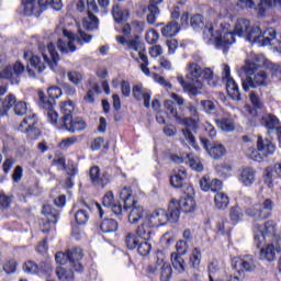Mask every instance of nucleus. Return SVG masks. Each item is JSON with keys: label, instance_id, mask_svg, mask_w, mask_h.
I'll use <instances>...</instances> for the list:
<instances>
[{"label": "nucleus", "instance_id": "obj_41", "mask_svg": "<svg viewBox=\"0 0 281 281\" xmlns=\"http://www.w3.org/2000/svg\"><path fill=\"white\" fill-rule=\"evenodd\" d=\"M47 95H45V100L44 102H50L52 103V109H54V106H56V100H58V98H60V95H63V89H60V87L58 86H50L47 89Z\"/></svg>", "mask_w": 281, "mask_h": 281}, {"label": "nucleus", "instance_id": "obj_51", "mask_svg": "<svg viewBox=\"0 0 281 281\" xmlns=\"http://www.w3.org/2000/svg\"><path fill=\"white\" fill-rule=\"evenodd\" d=\"M161 262H164V260L159 261L158 259L155 263H149L145 268V274L147 276V278H150V280H155V278L159 276V269L161 267Z\"/></svg>", "mask_w": 281, "mask_h": 281}, {"label": "nucleus", "instance_id": "obj_1", "mask_svg": "<svg viewBox=\"0 0 281 281\" xmlns=\"http://www.w3.org/2000/svg\"><path fill=\"white\" fill-rule=\"evenodd\" d=\"M240 69L246 75V78L241 80V88L245 93H249L250 89L268 87L269 74L271 76L280 74V65L273 64L261 55H257L252 59H246Z\"/></svg>", "mask_w": 281, "mask_h": 281}, {"label": "nucleus", "instance_id": "obj_63", "mask_svg": "<svg viewBox=\"0 0 281 281\" xmlns=\"http://www.w3.org/2000/svg\"><path fill=\"white\" fill-rule=\"evenodd\" d=\"M67 76H68L69 82H71L76 87H78V85H80L82 82V79H83L82 74H80L76 70L68 71Z\"/></svg>", "mask_w": 281, "mask_h": 281}, {"label": "nucleus", "instance_id": "obj_19", "mask_svg": "<svg viewBox=\"0 0 281 281\" xmlns=\"http://www.w3.org/2000/svg\"><path fill=\"white\" fill-rule=\"evenodd\" d=\"M170 203H173V209L178 211V221L181 216V212L184 214H192V212L196 210V201H194V194L184 193V196H181L179 201L171 199Z\"/></svg>", "mask_w": 281, "mask_h": 281}, {"label": "nucleus", "instance_id": "obj_18", "mask_svg": "<svg viewBox=\"0 0 281 281\" xmlns=\"http://www.w3.org/2000/svg\"><path fill=\"white\" fill-rule=\"evenodd\" d=\"M170 159L171 161H173V164H186V166H189V168H191V170H193L194 172H203V170H205L201 158L194 153L186 154V156L172 154L170 156Z\"/></svg>", "mask_w": 281, "mask_h": 281}, {"label": "nucleus", "instance_id": "obj_50", "mask_svg": "<svg viewBox=\"0 0 281 281\" xmlns=\"http://www.w3.org/2000/svg\"><path fill=\"white\" fill-rule=\"evenodd\" d=\"M22 269L24 273H27L29 276H38V273H41V266H38L34 260L25 261Z\"/></svg>", "mask_w": 281, "mask_h": 281}, {"label": "nucleus", "instance_id": "obj_14", "mask_svg": "<svg viewBox=\"0 0 281 281\" xmlns=\"http://www.w3.org/2000/svg\"><path fill=\"white\" fill-rule=\"evenodd\" d=\"M150 218H154L158 225H168V223H177L179 221V211L175 209V202L169 201L168 210L156 209L150 214Z\"/></svg>", "mask_w": 281, "mask_h": 281}, {"label": "nucleus", "instance_id": "obj_48", "mask_svg": "<svg viewBox=\"0 0 281 281\" xmlns=\"http://www.w3.org/2000/svg\"><path fill=\"white\" fill-rule=\"evenodd\" d=\"M218 128L222 131H225V133H232V131H235L236 125L234 123V120L231 117H222L215 121Z\"/></svg>", "mask_w": 281, "mask_h": 281}, {"label": "nucleus", "instance_id": "obj_47", "mask_svg": "<svg viewBox=\"0 0 281 281\" xmlns=\"http://www.w3.org/2000/svg\"><path fill=\"white\" fill-rule=\"evenodd\" d=\"M228 216L233 225H238V223L243 221L245 213H243V209L240 206L235 205L231 207Z\"/></svg>", "mask_w": 281, "mask_h": 281}, {"label": "nucleus", "instance_id": "obj_49", "mask_svg": "<svg viewBox=\"0 0 281 281\" xmlns=\"http://www.w3.org/2000/svg\"><path fill=\"white\" fill-rule=\"evenodd\" d=\"M261 124L268 131H273L277 124H280V120L274 114H267L261 117Z\"/></svg>", "mask_w": 281, "mask_h": 281}, {"label": "nucleus", "instance_id": "obj_59", "mask_svg": "<svg viewBox=\"0 0 281 281\" xmlns=\"http://www.w3.org/2000/svg\"><path fill=\"white\" fill-rule=\"evenodd\" d=\"M180 111H182V113L184 111H188L189 113V117H192V120H194V117H199V104L198 103H193V102H187L184 104V109L180 108Z\"/></svg>", "mask_w": 281, "mask_h": 281}, {"label": "nucleus", "instance_id": "obj_37", "mask_svg": "<svg viewBox=\"0 0 281 281\" xmlns=\"http://www.w3.org/2000/svg\"><path fill=\"white\" fill-rule=\"evenodd\" d=\"M257 148L260 153H263L265 157H269L276 153V146L269 139H262L261 136L257 138Z\"/></svg>", "mask_w": 281, "mask_h": 281}, {"label": "nucleus", "instance_id": "obj_64", "mask_svg": "<svg viewBox=\"0 0 281 281\" xmlns=\"http://www.w3.org/2000/svg\"><path fill=\"white\" fill-rule=\"evenodd\" d=\"M64 170L67 172L68 177H76L78 175V165L74 160H68Z\"/></svg>", "mask_w": 281, "mask_h": 281}, {"label": "nucleus", "instance_id": "obj_8", "mask_svg": "<svg viewBox=\"0 0 281 281\" xmlns=\"http://www.w3.org/2000/svg\"><path fill=\"white\" fill-rule=\"evenodd\" d=\"M252 232H254V245L257 247V249H260L265 243H267L268 238H276V235L278 234V223L273 220H268L262 225L258 223H254L252 225Z\"/></svg>", "mask_w": 281, "mask_h": 281}, {"label": "nucleus", "instance_id": "obj_15", "mask_svg": "<svg viewBox=\"0 0 281 281\" xmlns=\"http://www.w3.org/2000/svg\"><path fill=\"white\" fill-rule=\"evenodd\" d=\"M23 74H25V65L21 60H16L0 71V80H7L10 85H20Z\"/></svg>", "mask_w": 281, "mask_h": 281}, {"label": "nucleus", "instance_id": "obj_10", "mask_svg": "<svg viewBox=\"0 0 281 281\" xmlns=\"http://www.w3.org/2000/svg\"><path fill=\"white\" fill-rule=\"evenodd\" d=\"M237 36H245L249 43L262 44V30L260 26H251V22L247 19L238 20L235 24Z\"/></svg>", "mask_w": 281, "mask_h": 281}, {"label": "nucleus", "instance_id": "obj_6", "mask_svg": "<svg viewBox=\"0 0 281 281\" xmlns=\"http://www.w3.org/2000/svg\"><path fill=\"white\" fill-rule=\"evenodd\" d=\"M120 201L123 203V210H131L128 214V223L135 225L144 218L146 211L144 206L137 205V200L133 195V189L131 187H124L120 192Z\"/></svg>", "mask_w": 281, "mask_h": 281}, {"label": "nucleus", "instance_id": "obj_22", "mask_svg": "<svg viewBox=\"0 0 281 281\" xmlns=\"http://www.w3.org/2000/svg\"><path fill=\"white\" fill-rule=\"evenodd\" d=\"M232 269L238 273V276H245V273H254L256 271V263L254 259L245 260L241 257H233L231 259Z\"/></svg>", "mask_w": 281, "mask_h": 281}, {"label": "nucleus", "instance_id": "obj_20", "mask_svg": "<svg viewBox=\"0 0 281 281\" xmlns=\"http://www.w3.org/2000/svg\"><path fill=\"white\" fill-rule=\"evenodd\" d=\"M245 8L256 10L258 16H265L267 14V8H281V0H246Z\"/></svg>", "mask_w": 281, "mask_h": 281}, {"label": "nucleus", "instance_id": "obj_27", "mask_svg": "<svg viewBox=\"0 0 281 281\" xmlns=\"http://www.w3.org/2000/svg\"><path fill=\"white\" fill-rule=\"evenodd\" d=\"M42 213L46 216L47 221L43 224L41 232L42 234H49L52 227L49 225L58 223L59 214L58 211L50 205H44Z\"/></svg>", "mask_w": 281, "mask_h": 281}, {"label": "nucleus", "instance_id": "obj_33", "mask_svg": "<svg viewBox=\"0 0 281 281\" xmlns=\"http://www.w3.org/2000/svg\"><path fill=\"white\" fill-rule=\"evenodd\" d=\"M154 227L155 224H153V221L147 218L136 228V236L143 240H149L150 236H153Z\"/></svg>", "mask_w": 281, "mask_h": 281}, {"label": "nucleus", "instance_id": "obj_42", "mask_svg": "<svg viewBox=\"0 0 281 281\" xmlns=\"http://www.w3.org/2000/svg\"><path fill=\"white\" fill-rule=\"evenodd\" d=\"M214 205L216 210H227V207H229V195L218 191L214 196Z\"/></svg>", "mask_w": 281, "mask_h": 281}, {"label": "nucleus", "instance_id": "obj_34", "mask_svg": "<svg viewBox=\"0 0 281 281\" xmlns=\"http://www.w3.org/2000/svg\"><path fill=\"white\" fill-rule=\"evenodd\" d=\"M201 260H203L201 248L194 247L189 254L188 266L190 269L199 271L201 269Z\"/></svg>", "mask_w": 281, "mask_h": 281}, {"label": "nucleus", "instance_id": "obj_54", "mask_svg": "<svg viewBox=\"0 0 281 281\" xmlns=\"http://www.w3.org/2000/svg\"><path fill=\"white\" fill-rule=\"evenodd\" d=\"M14 201V195L5 194V191H0V211L5 212L9 207H11L12 202Z\"/></svg>", "mask_w": 281, "mask_h": 281}, {"label": "nucleus", "instance_id": "obj_53", "mask_svg": "<svg viewBox=\"0 0 281 281\" xmlns=\"http://www.w3.org/2000/svg\"><path fill=\"white\" fill-rule=\"evenodd\" d=\"M277 35L278 33L273 27H269L266 31L261 32V45H263V47L267 45H271V41H276Z\"/></svg>", "mask_w": 281, "mask_h": 281}, {"label": "nucleus", "instance_id": "obj_38", "mask_svg": "<svg viewBox=\"0 0 281 281\" xmlns=\"http://www.w3.org/2000/svg\"><path fill=\"white\" fill-rule=\"evenodd\" d=\"M180 31L181 26L176 21H170L160 30L161 36L165 38H175Z\"/></svg>", "mask_w": 281, "mask_h": 281}, {"label": "nucleus", "instance_id": "obj_52", "mask_svg": "<svg viewBox=\"0 0 281 281\" xmlns=\"http://www.w3.org/2000/svg\"><path fill=\"white\" fill-rule=\"evenodd\" d=\"M99 23L100 20H98V16H95L93 13H89L88 18H85L82 21L85 30L89 31L98 30Z\"/></svg>", "mask_w": 281, "mask_h": 281}, {"label": "nucleus", "instance_id": "obj_32", "mask_svg": "<svg viewBox=\"0 0 281 281\" xmlns=\"http://www.w3.org/2000/svg\"><path fill=\"white\" fill-rule=\"evenodd\" d=\"M161 3H164V0H149V4L147 5L148 14L146 16L148 25H155L157 23V18L161 12L158 5Z\"/></svg>", "mask_w": 281, "mask_h": 281}, {"label": "nucleus", "instance_id": "obj_35", "mask_svg": "<svg viewBox=\"0 0 281 281\" xmlns=\"http://www.w3.org/2000/svg\"><path fill=\"white\" fill-rule=\"evenodd\" d=\"M112 16L116 23H126L131 19V11L128 9H122L120 4L112 7Z\"/></svg>", "mask_w": 281, "mask_h": 281}, {"label": "nucleus", "instance_id": "obj_21", "mask_svg": "<svg viewBox=\"0 0 281 281\" xmlns=\"http://www.w3.org/2000/svg\"><path fill=\"white\" fill-rule=\"evenodd\" d=\"M200 142L204 150H206L207 155H210L212 159H223V157L227 155V149L225 148V145L218 142H210V139L205 137H200Z\"/></svg>", "mask_w": 281, "mask_h": 281}, {"label": "nucleus", "instance_id": "obj_62", "mask_svg": "<svg viewBox=\"0 0 281 281\" xmlns=\"http://www.w3.org/2000/svg\"><path fill=\"white\" fill-rule=\"evenodd\" d=\"M19 267V262H16L15 259H9L4 265H3V271L8 273V276L12 273H16V269Z\"/></svg>", "mask_w": 281, "mask_h": 281}, {"label": "nucleus", "instance_id": "obj_5", "mask_svg": "<svg viewBox=\"0 0 281 281\" xmlns=\"http://www.w3.org/2000/svg\"><path fill=\"white\" fill-rule=\"evenodd\" d=\"M117 43L123 46L125 52H137L139 60L142 64L139 65L140 71L145 74V76H150V69L148 65V55H146V44L139 40V35H136L135 38L126 40L125 36L119 35L116 36Z\"/></svg>", "mask_w": 281, "mask_h": 281}, {"label": "nucleus", "instance_id": "obj_9", "mask_svg": "<svg viewBox=\"0 0 281 281\" xmlns=\"http://www.w3.org/2000/svg\"><path fill=\"white\" fill-rule=\"evenodd\" d=\"M36 1L41 10H63V0H22L24 16H41V11H36Z\"/></svg>", "mask_w": 281, "mask_h": 281}, {"label": "nucleus", "instance_id": "obj_25", "mask_svg": "<svg viewBox=\"0 0 281 281\" xmlns=\"http://www.w3.org/2000/svg\"><path fill=\"white\" fill-rule=\"evenodd\" d=\"M200 188L203 192H213L216 194L223 190V182L218 178H210V175H204L200 179Z\"/></svg>", "mask_w": 281, "mask_h": 281}, {"label": "nucleus", "instance_id": "obj_30", "mask_svg": "<svg viewBox=\"0 0 281 281\" xmlns=\"http://www.w3.org/2000/svg\"><path fill=\"white\" fill-rule=\"evenodd\" d=\"M102 206L112 209L115 216H122V210L124 204L115 202V194L113 191H108L102 198Z\"/></svg>", "mask_w": 281, "mask_h": 281}, {"label": "nucleus", "instance_id": "obj_58", "mask_svg": "<svg viewBox=\"0 0 281 281\" xmlns=\"http://www.w3.org/2000/svg\"><path fill=\"white\" fill-rule=\"evenodd\" d=\"M125 245L130 250L137 249V246L139 245V236L134 233H128L125 236Z\"/></svg>", "mask_w": 281, "mask_h": 281}, {"label": "nucleus", "instance_id": "obj_26", "mask_svg": "<svg viewBox=\"0 0 281 281\" xmlns=\"http://www.w3.org/2000/svg\"><path fill=\"white\" fill-rule=\"evenodd\" d=\"M68 258L70 266L77 273H83L85 266L80 263V260L85 258V251L80 247H74L68 249Z\"/></svg>", "mask_w": 281, "mask_h": 281}, {"label": "nucleus", "instance_id": "obj_60", "mask_svg": "<svg viewBox=\"0 0 281 281\" xmlns=\"http://www.w3.org/2000/svg\"><path fill=\"white\" fill-rule=\"evenodd\" d=\"M137 254L139 256H148L150 251L153 250V245L148 243V240L145 241H138V246H136Z\"/></svg>", "mask_w": 281, "mask_h": 281}, {"label": "nucleus", "instance_id": "obj_23", "mask_svg": "<svg viewBox=\"0 0 281 281\" xmlns=\"http://www.w3.org/2000/svg\"><path fill=\"white\" fill-rule=\"evenodd\" d=\"M89 177L92 186L95 188H106L109 183H111V178L109 177L108 172H103L101 175L100 167L93 166L90 168Z\"/></svg>", "mask_w": 281, "mask_h": 281}, {"label": "nucleus", "instance_id": "obj_57", "mask_svg": "<svg viewBox=\"0 0 281 281\" xmlns=\"http://www.w3.org/2000/svg\"><path fill=\"white\" fill-rule=\"evenodd\" d=\"M56 276L58 280L60 281H74L75 276H74V270H67L63 267H59L56 269Z\"/></svg>", "mask_w": 281, "mask_h": 281}, {"label": "nucleus", "instance_id": "obj_61", "mask_svg": "<svg viewBox=\"0 0 281 281\" xmlns=\"http://www.w3.org/2000/svg\"><path fill=\"white\" fill-rule=\"evenodd\" d=\"M145 41L148 45H157V43H159V32L155 29H150L145 35Z\"/></svg>", "mask_w": 281, "mask_h": 281}, {"label": "nucleus", "instance_id": "obj_40", "mask_svg": "<svg viewBox=\"0 0 281 281\" xmlns=\"http://www.w3.org/2000/svg\"><path fill=\"white\" fill-rule=\"evenodd\" d=\"M188 69H189V74L187 75V79L188 80H192V82H199V78H201L202 74H203V68H201V65L196 64V63H190L188 65Z\"/></svg>", "mask_w": 281, "mask_h": 281}, {"label": "nucleus", "instance_id": "obj_3", "mask_svg": "<svg viewBox=\"0 0 281 281\" xmlns=\"http://www.w3.org/2000/svg\"><path fill=\"white\" fill-rule=\"evenodd\" d=\"M166 115L175 120L177 124L181 126H186L182 128V135L184 139L188 142L192 148L199 150V145L196 144V137H194V133L199 131V121L192 117H183L179 114L177 110V104L172 100H165L164 102Z\"/></svg>", "mask_w": 281, "mask_h": 281}, {"label": "nucleus", "instance_id": "obj_55", "mask_svg": "<svg viewBox=\"0 0 281 281\" xmlns=\"http://www.w3.org/2000/svg\"><path fill=\"white\" fill-rule=\"evenodd\" d=\"M273 173L276 175V165L266 167L263 170V183L267 188H273Z\"/></svg>", "mask_w": 281, "mask_h": 281}, {"label": "nucleus", "instance_id": "obj_24", "mask_svg": "<svg viewBox=\"0 0 281 281\" xmlns=\"http://www.w3.org/2000/svg\"><path fill=\"white\" fill-rule=\"evenodd\" d=\"M79 203L81 207L78 205L72 206V212H75V223H77V225H87L90 218L91 206L87 204L85 200H81Z\"/></svg>", "mask_w": 281, "mask_h": 281}, {"label": "nucleus", "instance_id": "obj_28", "mask_svg": "<svg viewBox=\"0 0 281 281\" xmlns=\"http://www.w3.org/2000/svg\"><path fill=\"white\" fill-rule=\"evenodd\" d=\"M256 168L251 166H244L239 169L238 181L244 188H251L256 183Z\"/></svg>", "mask_w": 281, "mask_h": 281}, {"label": "nucleus", "instance_id": "obj_12", "mask_svg": "<svg viewBox=\"0 0 281 281\" xmlns=\"http://www.w3.org/2000/svg\"><path fill=\"white\" fill-rule=\"evenodd\" d=\"M273 200L266 199L262 203H255L245 210L246 216L255 221H267L273 214Z\"/></svg>", "mask_w": 281, "mask_h": 281}, {"label": "nucleus", "instance_id": "obj_45", "mask_svg": "<svg viewBox=\"0 0 281 281\" xmlns=\"http://www.w3.org/2000/svg\"><path fill=\"white\" fill-rule=\"evenodd\" d=\"M182 256L183 255H179L177 252L171 254V265L179 273H183V271H186V260Z\"/></svg>", "mask_w": 281, "mask_h": 281}, {"label": "nucleus", "instance_id": "obj_31", "mask_svg": "<svg viewBox=\"0 0 281 281\" xmlns=\"http://www.w3.org/2000/svg\"><path fill=\"white\" fill-rule=\"evenodd\" d=\"M132 95L134 100H137V102H140V100H144L145 109H150V98L153 97V93L150 91H146L144 89V86L134 85L132 87Z\"/></svg>", "mask_w": 281, "mask_h": 281}, {"label": "nucleus", "instance_id": "obj_11", "mask_svg": "<svg viewBox=\"0 0 281 281\" xmlns=\"http://www.w3.org/2000/svg\"><path fill=\"white\" fill-rule=\"evenodd\" d=\"M18 131L26 135L29 142H36L43 135L38 127V115L36 113L26 115L19 124Z\"/></svg>", "mask_w": 281, "mask_h": 281}, {"label": "nucleus", "instance_id": "obj_56", "mask_svg": "<svg viewBox=\"0 0 281 281\" xmlns=\"http://www.w3.org/2000/svg\"><path fill=\"white\" fill-rule=\"evenodd\" d=\"M160 281H170L172 278V266L168 262H161L160 268Z\"/></svg>", "mask_w": 281, "mask_h": 281}, {"label": "nucleus", "instance_id": "obj_36", "mask_svg": "<svg viewBox=\"0 0 281 281\" xmlns=\"http://www.w3.org/2000/svg\"><path fill=\"white\" fill-rule=\"evenodd\" d=\"M249 100L252 108H250L249 113L250 115H258V111H262L265 109V101L260 98V94L256 91H251L249 93Z\"/></svg>", "mask_w": 281, "mask_h": 281}, {"label": "nucleus", "instance_id": "obj_44", "mask_svg": "<svg viewBox=\"0 0 281 281\" xmlns=\"http://www.w3.org/2000/svg\"><path fill=\"white\" fill-rule=\"evenodd\" d=\"M179 85L182 87V89L189 93V95H193L196 97L199 95V93H201V91H199V88L196 86H194V83L192 82H186V79L183 78V76H180L177 78Z\"/></svg>", "mask_w": 281, "mask_h": 281}, {"label": "nucleus", "instance_id": "obj_39", "mask_svg": "<svg viewBox=\"0 0 281 281\" xmlns=\"http://www.w3.org/2000/svg\"><path fill=\"white\" fill-rule=\"evenodd\" d=\"M120 228V224L113 218H103L100 223V229L103 234H113Z\"/></svg>", "mask_w": 281, "mask_h": 281}, {"label": "nucleus", "instance_id": "obj_17", "mask_svg": "<svg viewBox=\"0 0 281 281\" xmlns=\"http://www.w3.org/2000/svg\"><path fill=\"white\" fill-rule=\"evenodd\" d=\"M188 179V171L186 169H178L169 178L170 186L176 190H181L183 194H194V187L184 183Z\"/></svg>", "mask_w": 281, "mask_h": 281}, {"label": "nucleus", "instance_id": "obj_43", "mask_svg": "<svg viewBox=\"0 0 281 281\" xmlns=\"http://www.w3.org/2000/svg\"><path fill=\"white\" fill-rule=\"evenodd\" d=\"M259 256L260 260L273 262V260H276V246H273V244H268L265 248L260 249Z\"/></svg>", "mask_w": 281, "mask_h": 281}, {"label": "nucleus", "instance_id": "obj_2", "mask_svg": "<svg viewBox=\"0 0 281 281\" xmlns=\"http://www.w3.org/2000/svg\"><path fill=\"white\" fill-rule=\"evenodd\" d=\"M38 95V104L41 109L44 111V115H46L47 121L53 126H60L61 124L65 125L66 122H69L71 117H74V111H76V104H74V101L68 100L59 103L60 109V115H58V112L54 108H52V102L45 101V92L43 90H40L37 92Z\"/></svg>", "mask_w": 281, "mask_h": 281}, {"label": "nucleus", "instance_id": "obj_13", "mask_svg": "<svg viewBox=\"0 0 281 281\" xmlns=\"http://www.w3.org/2000/svg\"><path fill=\"white\" fill-rule=\"evenodd\" d=\"M207 32L211 35V40L213 38L217 49H224V52H227L231 45L236 43V36H238L236 29H234L233 32L223 33L221 31H214V27H210Z\"/></svg>", "mask_w": 281, "mask_h": 281}, {"label": "nucleus", "instance_id": "obj_7", "mask_svg": "<svg viewBox=\"0 0 281 281\" xmlns=\"http://www.w3.org/2000/svg\"><path fill=\"white\" fill-rule=\"evenodd\" d=\"M8 93V87H0V113L4 115L13 109L15 115L23 117V115H27V103L25 101H18L16 95L13 93H9L4 99L3 95Z\"/></svg>", "mask_w": 281, "mask_h": 281}, {"label": "nucleus", "instance_id": "obj_29", "mask_svg": "<svg viewBox=\"0 0 281 281\" xmlns=\"http://www.w3.org/2000/svg\"><path fill=\"white\" fill-rule=\"evenodd\" d=\"M57 128H65V131H68V133H78L87 128V121H85V119L81 116H71L68 122L65 123V125L61 123V125H58Z\"/></svg>", "mask_w": 281, "mask_h": 281}, {"label": "nucleus", "instance_id": "obj_46", "mask_svg": "<svg viewBox=\"0 0 281 281\" xmlns=\"http://www.w3.org/2000/svg\"><path fill=\"white\" fill-rule=\"evenodd\" d=\"M216 233L221 236H232V226H229V222L227 218H222L215 224Z\"/></svg>", "mask_w": 281, "mask_h": 281}, {"label": "nucleus", "instance_id": "obj_4", "mask_svg": "<svg viewBox=\"0 0 281 281\" xmlns=\"http://www.w3.org/2000/svg\"><path fill=\"white\" fill-rule=\"evenodd\" d=\"M47 52L49 54V57L47 56V54L43 53V59L40 56L34 55V52L30 49H24L23 58L27 61L26 71L30 76H34L33 69H35L37 74H43L47 68V65L48 67H50V69L58 67V60H60V57L58 55V52L56 50V46H54V44L52 43L48 44Z\"/></svg>", "mask_w": 281, "mask_h": 281}, {"label": "nucleus", "instance_id": "obj_16", "mask_svg": "<svg viewBox=\"0 0 281 281\" xmlns=\"http://www.w3.org/2000/svg\"><path fill=\"white\" fill-rule=\"evenodd\" d=\"M222 80L226 85V91L229 98H232V100L240 102V100H243V97L240 94V88L238 87L236 80L232 78V68H229V65L227 64L224 65Z\"/></svg>", "mask_w": 281, "mask_h": 281}]
</instances>
